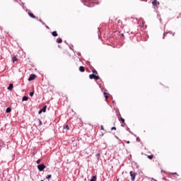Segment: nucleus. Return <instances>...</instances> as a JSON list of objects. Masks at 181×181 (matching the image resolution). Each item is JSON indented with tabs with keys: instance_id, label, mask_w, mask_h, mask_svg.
<instances>
[{
	"instance_id": "obj_1",
	"label": "nucleus",
	"mask_w": 181,
	"mask_h": 181,
	"mask_svg": "<svg viewBox=\"0 0 181 181\" xmlns=\"http://www.w3.org/2000/svg\"><path fill=\"white\" fill-rule=\"evenodd\" d=\"M95 0H85V2L88 3L87 6H94V1Z\"/></svg>"
},
{
	"instance_id": "obj_2",
	"label": "nucleus",
	"mask_w": 181,
	"mask_h": 181,
	"mask_svg": "<svg viewBox=\"0 0 181 181\" xmlns=\"http://www.w3.org/2000/svg\"><path fill=\"white\" fill-rule=\"evenodd\" d=\"M89 78L90 80H93V78H94L95 80H100V76H95V74H90L89 75Z\"/></svg>"
},
{
	"instance_id": "obj_3",
	"label": "nucleus",
	"mask_w": 181,
	"mask_h": 181,
	"mask_svg": "<svg viewBox=\"0 0 181 181\" xmlns=\"http://www.w3.org/2000/svg\"><path fill=\"white\" fill-rule=\"evenodd\" d=\"M37 169L40 172H42L43 170L46 169V165H45V164H40L37 165Z\"/></svg>"
},
{
	"instance_id": "obj_4",
	"label": "nucleus",
	"mask_w": 181,
	"mask_h": 181,
	"mask_svg": "<svg viewBox=\"0 0 181 181\" xmlns=\"http://www.w3.org/2000/svg\"><path fill=\"white\" fill-rule=\"evenodd\" d=\"M130 176L132 181L135 180V177H136V173L130 171Z\"/></svg>"
},
{
	"instance_id": "obj_5",
	"label": "nucleus",
	"mask_w": 181,
	"mask_h": 181,
	"mask_svg": "<svg viewBox=\"0 0 181 181\" xmlns=\"http://www.w3.org/2000/svg\"><path fill=\"white\" fill-rule=\"evenodd\" d=\"M36 78V75L35 74H31L28 78V81H32Z\"/></svg>"
},
{
	"instance_id": "obj_6",
	"label": "nucleus",
	"mask_w": 181,
	"mask_h": 181,
	"mask_svg": "<svg viewBox=\"0 0 181 181\" xmlns=\"http://www.w3.org/2000/svg\"><path fill=\"white\" fill-rule=\"evenodd\" d=\"M152 4L153 6H158V5H159V2H158V0H153Z\"/></svg>"
},
{
	"instance_id": "obj_7",
	"label": "nucleus",
	"mask_w": 181,
	"mask_h": 181,
	"mask_svg": "<svg viewBox=\"0 0 181 181\" xmlns=\"http://www.w3.org/2000/svg\"><path fill=\"white\" fill-rule=\"evenodd\" d=\"M28 15L30 18H33V19H35L36 18V16H35V14L33 13L28 12Z\"/></svg>"
},
{
	"instance_id": "obj_8",
	"label": "nucleus",
	"mask_w": 181,
	"mask_h": 181,
	"mask_svg": "<svg viewBox=\"0 0 181 181\" xmlns=\"http://www.w3.org/2000/svg\"><path fill=\"white\" fill-rule=\"evenodd\" d=\"M13 89V84L10 83L8 87V90H9L10 91H12Z\"/></svg>"
},
{
	"instance_id": "obj_9",
	"label": "nucleus",
	"mask_w": 181,
	"mask_h": 181,
	"mask_svg": "<svg viewBox=\"0 0 181 181\" xmlns=\"http://www.w3.org/2000/svg\"><path fill=\"white\" fill-rule=\"evenodd\" d=\"M79 71L81 72V73H84L86 71V69H84V66H80L79 67Z\"/></svg>"
},
{
	"instance_id": "obj_10",
	"label": "nucleus",
	"mask_w": 181,
	"mask_h": 181,
	"mask_svg": "<svg viewBox=\"0 0 181 181\" xmlns=\"http://www.w3.org/2000/svg\"><path fill=\"white\" fill-rule=\"evenodd\" d=\"M104 95H105V100L107 101L108 100V93H107L106 92H104Z\"/></svg>"
},
{
	"instance_id": "obj_11",
	"label": "nucleus",
	"mask_w": 181,
	"mask_h": 181,
	"mask_svg": "<svg viewBox=\"0 0 181 181\" xmlns=\"http://www.w3.org/2000/svg\"><path fill=\"white\" fill-rule=\"evenodd\" d=\"M52 36H54V37L58 36V34H57V31H53V32L52 33Z\"/></svg>"
},
{
	"instance_id": "obj_12",
	"label": "nucleus",
	"mask_w": 181,
	"mask_h": 181,
	"mask_svg": "<svg viewBox=\"0 0 181 181\" xmlns=\"http://www.w3.org/2000/svg\"><path fill=\"white\" fill-rule=\"evenodd\" d=\"M28 100H29V98H28V96H23L22 101H28Z\"/></svg>"
},
{
	"instance_id": "obj_13",
	"label": "nucleus",
	"mask_w": 181,
	"mask_h": 181,
	"mask_svg": "<svg viewBox=\"0 0 181 181\" xmlns=\"http://www.w3.org/2000/svg\"><path fill=\"white\" fill-rule=\"evenodd\" d=\"M12 62H13V63H15V62H18V58H16V57H13L12 58Z\"/></svg>"
},
{
	"instance_id": "obj_14",
	"label": "nucleus",
	"mask_w": 181,
	"mask_h": 181,
	"mask_svg": "<svg viewBox=\"0 0 181 181\" xmlns=\"http://www.w3.org/2000/svg\"><path fill=\"white\" fill-rule=\"evenodd\" d=\"M37 122H38L40 127H41V125H42V120H41V119H37Z\"/></svg>"
},
{
	"instance_id": "obj_15",
	"label": "nucleus",
	"mask_w": 181,
	"mask_h": 181,
	"mask_svg": "<svg viewBox=\"0 0 181 181\" xmlns=\"http://www.w3.org/2000/svg\"><path fill=\"white\" fill-rule=\"evenodd\" d=\"M46 108H47V106H44L43 108L41 110L42 112H46Z\"/></svg>"
},
{
	"instance_id": "obj_16",
	"label": "nucleus",
	"mask_w": 181,
	"mask_h": 181,
	"mask_svg": "<svg viewBox=\"0 0 181 181\" xmlns=\"http://www.w3.org/2000/svg\"><path fill=\"white\" fill-rule=\"evenodd\" d=\"M11 111H12V109H11V107H8V108L6 110V112H7V113L11 112Z\"/></svg>"
},
{
	"instance_id": "obj_17",
	"label": "nucleus",
	"mask_w": 181,
	"mask_h": 181,
	"mask_svg": "<svg viewBox=\"0 0 181 181\" xmlns=\"http://www.w3.org/2000/svg\"><path fill=\"white\" fill-rule=\"evenodd\" d=\"M90 181H97V177L96 176H93L91 180Z\"/></svg>"
},
{
	"instance_id": "obj_18",
	"label": "nucleus",
	"mask_w": 181,
	"mask_h": 181,
	"mask_svg": "<svg viewBox=\"0 0 181 181\" xmlns=\"http://www.w3.org/2000/svg\"><path fill=\"white\" fill-rule=\"evenodd\" d=\"M64 129H67V131H69V129H70V127H69V125H66L64 127Z\"/></svg>"
},
{
	"instance_id": "obj_19",
	"label": "nucleus",
	"mask_w": 181,
	"mask_h": 181,
	"mask_svg": "<svg viewBox=\"0 0 181 181\" xmlns=\"http://www.w3.org/2000/svg\"><path fill=\"white\" fill-rule=\"evenodd\" d=\"M147 158L150 160L153 159V155H151V156H147Z\"/></svg>"
},
{
	"instance_id": "obj_20",
	"label": "nucleus",
	"mask_w": 181,
	"mask_h": 181,
	"mask_svg": "<svg viewBox=\"0 0 181 181\" xmlns=\"http://www.w3.org/2000/svg\"><path fill=\"white\" fill-rule=\"evenodd\" d=\"M96 158L98 159H100V156H101V154H100V153H98L96 155H95Z\"/></svg>"
},
{
	"instance_id": "obj_21",
	"label": "nucleus",
	"mask_w": 181,
	"mask_h": 181,
	"mask_svg": "<svg viewBox=\"0 0 181 181\" xmlns=\"http://www.w3.org/2000/svg\"><path fill=\"white\" fill-rule=\"evenodd\" d=\"M63 42V40L62 38H59L57 41V43H62Z\"/></svg>"
},
{
	"instance_id": "obj_22",
	"label": "nucleus",
	"mask_w": 181,
	"mask_h": 181,
	"mask_svg": "<svg viewBox=\"0 0 181 181\" xmlns=\"http://www.w3.org/2000/svg\"><path fill=\"white\" fill-rule=\"evenodd\" d=\"M120 121H121V122H122V124H124V122H125V119L122 117L120 118Z\"/></svg>"
},
{
	"instance_id": "obj_23",
	"label": "nucleus",
	"mask_w": 181,
	"mask_h": 181,
	"mask_svg": "<svg viewBox=\"0 0 181 181\" xmlns=\"http://www.w3.org/2000/svg\"><path fill=\"white\" fill-rule=\"evenodd\" d=\"M111 131H117V127H112Z\"/></svg>"
},
{
	"instance_id": "obj_24",
	"label": "nucleus",
	"mask_w": 181,
	"mask_h": 181,
	"mask_svg": "<svg viewBox=\"0 0 181 181\" xmlns=\"http://www.w3.org/2000/svg\"><path fill=\"white\" fill-rule=\"evenodd\" d=\"M52 177V175H48L46 177V179H50Z\"/></svg>"
},
{
	"instance_id": "obj_25",
	"label": "nucleus",
	"mask_w": 181,
	"mask_h": 181,
	"mask_svg": "<svg viewBox=\"0 0 181 181\" xmlns=\"http://www.w3.org/2000/svg\"><path fill=\"white\" fill-rule=\"evenodd\" d=\"M92 71H93V74H98V72L96 71L95 69H93Z\"/></svg>"
},
{
	"instance_id": "obj_26",
	"label": "nucleus",
	"mask_w": 181,
	"mask_h": 181,
	"mask_svg": "<svg viewBox=\"0 0 181 181\" xmlns=\"http://www.w3.org/2000/svg\"><path fill=\"white\" fill-rule=\"evenodd\" d=\"M35 94V93L34 92H31V93H30V97H33V95Z\"/></svg>"
},
{
	"instance_id": "obj_27",
	"label": "nucleus",
	"mask_w": 181,
	"mask_h": 181,
	"mask_svg": "<svg viewBox=\"0 0 181 181\" xmlns=\"http://www.w3.org/2000/svg\"><path fill=\"white\" fill-rule=\"evenodd\" d=\"M168 35V33H163V39H165V36H166Z\"/></svg>"
},
{
	"instance_id": "obj_28",
	"label": "nucleus",
	"mask_w": 181,
	"mask_h": 181,
	"mask_svg": "<svg viewBox=\"0 0 181 181\" xmlns=\"http://www.w3.org/2000/svg\"><path fill=\"white\" fill-rule=\"evenodd\" d=\"M40 162H41V160H40V159H38V160H37V165H39V163H40Z\"/></svg>"
},
{
	"instance_id": "obj_29",
	"label": "nucleus",
	"mask_w": 181,
	"mask_h": 181,
	"mask_svg": "<svg viewBox=\"0 0 181 181\" xmlns=\"http://www.w3.org/2000/svg\"><path fill=\"white\" fill-rule=\"evenodd\" d=\"M101 129H102L103 131H104V126H103V125L101 126Z\"/></svg>"
},
{
	"instance_id": "obj_30",
	"label": "nucleus",
	"mask_w": 181,
	"mask_h": 181,
	"mask_svg": "<svg viewBox=\"0 0 181 181\" xmlns=\"http://www.w3.org/2000/svg\"><path fill=\"white\" fill-rule=\"evenodd\" d=\"M117 23H118V25H119V23H121V21L119 20V21H117Z\"/></svg>"
},
{
	"instance_id": "obj_31",
	"label": "nucleus",
	"mask_w": 181,
	"mask_h": 181,
	"mask_svg": "<svg viewBox=\"0 0 181 181\" xmlns=\"http://www.w3.org/2000/svg\"><path fill=\"white\" fill-rule=\"evenodd\" d=\"M41 112H43L41 110L38 112V114H40Z\"/></svg>"
},
{
	"instance_id": "obj_32",
	"label": "nucleus",
	"mask_w": 181,
	"mask_h": 181,
	"mask_svg": "<svg viewBox=\"0 0 181 181\" xmlns=\"http://www.w3.org/2000/svg\"><path fill=\"white\" fill-rule=\"evenodd\" d=\"M144 25H145V23H143V28H144Z\"/></svg>"
},
{
	"instance_id": "obj_33",
	"label": "nucleus",
	"mask_w": 181,
	"mask_h": 181,
	"mask_svg": "<svg viewBox=\"0 0 181 181\" xmlns=\"http://www.w3.org/2000/svg\"><path fill=\"white\" fill-rule=\"evenodd\" d=\"M122 36H124V34H122Z\"/></svg>"
},
{
	"instance_id": "obj_34",
	"label": "nucleus",
	"mask_w": 181,
	"mask_h": 181,
	"mask_svg": "<svg viewBox=\"0 0 181 181\" xmlns=\"http://www.w3.org/2000/svg\"><path fill=\"white\" fill-rule=\"evenodd\" d=\"M127 144H129V141H127Z\"/></svg>"
}]
</instances>
